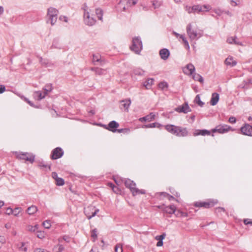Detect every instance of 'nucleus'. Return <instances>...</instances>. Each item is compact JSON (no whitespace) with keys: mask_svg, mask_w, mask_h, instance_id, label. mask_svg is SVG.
<instances>
[{"mask_svg":"<svg viewBox=\"0 0 252 252\" xmlns=\"http://www.w3.org/2000/svg\"><path fill=\"white\" fill-rule=\"evenodd\" d=\"M130 49L136 54H139L141 52L142 49V44L141 41L138 37L133 38Z\"/></svg>","mask_w":252,"mask_h":252,"instance_id":"3","label":"nucleus"},{"mask_svg":"<svg viewBox=\"0 0 252 252\" xmlns=\"http://www.w3.org/2000/svg\"><path fill=\"white\" fill-rule=\"evenodd\" d=\"M230 3L232 6H236L237 5H239L240 3V1L238 0L237 1H235L234 0H231L230 1Z\"/></svg>","mask_w":252,"mask_h":252,"instance_id":"48","label":"nucleus"},{"mask_svg":"<svg viewBox=\"0 0 252 252\" xmlns=\"http://www.w3.org/2000/svg\"><path fill=\"white\" fill-rule=\"evenodd\" d=\"M210 131L206 129H196L193 132V135L194 136H197L198 135H210Z\"/></svg>","mask_w":252,"mask_h":252,"instance_id":"16","label":"nucleus"},{"mask_svg":"<svg viewBox=\"0 0 252 252\" xmlns=\"http://www.w3.org/2000/svg\"><path fill=\"white\" fill-rule=\"evenodd\" d=\"M219 94L217 93H214L212 94L210 103L212 105H215L219 100Z\"/></svg>","mask_w":252,"mask_h":252,"instance_id":"20","label":"nucleus"},{"mask_svg":"<svg viewBox=\"0 0 252 252\" xmlns=\"http://www.w3.org/2000/svg\"><path fill=\"white\" fill-rule=\"evenodd\" d=\"M131 192L133 196L139 194H144L146 193V191L144 189H139L137 188L136 187L134 188L133 190H132Z\"/></svg>","mask_w":252,"mask_h":252,"instance_id":"23","label":"nucleus"},{"mask_svg":"<svg viewBox=\"0 0 252 252\" xmlns=\"http://www.w3.org/2000/svg\"><path fill=\"white\" fill-rule=\"evenodd\" d=\"M129 131L128 128L117 129L116 132L118 133H127Z\"/></svg>","mask_w":252,"mask_h":252,"instance_id":"49","label":"nucleus"},{"mask_svg":"<svg viewBox=\"0 0 252 252\" xmlns=\"http://www.w3.org/2000/svg\"><path fill=\"white\" fill-rule=\"evenodd\" d=\"M156 115L153 113H151L150 114L145 116V119L147 122H151L155 119Z\"/></svg>","mask_w":252,"mask_h":252,"instance_id":"31","label":"nucleus"},{"mask_svg":"<svg viewBox=\"0 0 252 252\" xmlns=\"http://www.w3.org/2000/svg\"><path fill=\"white\" fill-rule=\"evenodd\" d=\"M216 200L210 199L205 201H199L194 203V205L196 207H203L204 208H209L215 206L217 203Z\"/></svg>","mask_w":252,"mask_h":252,"instance_id":"2","label":"nucleus"},{"mask_svg":"<svg viewBox=\"0 0 252 252\" xmlns=\"http://www.w3.org/2000/svg\"><path fill=\"white\" fill-rule=\"evenodd\" d=\"M154 81V80L153 79L149 78L144 82L143 85L146 89H150L153 85Z\"/></svg>","mask_w":252,"mask_h":252,"instance_id":"24","label":"nucleus"},{"mask_svg":"<svg viewBox=\"0 0 252 252\" xmlns=\"http://www.w3.org/2000/svg\"><path fill=\"white\" fill-rule=\"evenodd\" d=\"M93 16V14L89 12L85 13L84 20L87 25L92 26L95 23V19Z\"/></svg>","mask_w":252,"mask_h":252,"instance_id":"8","label":"nucleus"},{"mask_svg":"<svg viewBox=\"0 0 252 252\" xmlns=\"http://www.w3.org/2000/svg\"><path fill=\"white\" fill-rule=\"evenodd\" d=\"M165 234H163L161 235L156 236V239L158 241L157 244V247H161L163 245L162 240L165 238Z\"/></svg>","mask_w":252,"mask_h":252,"instance_id":"26","label":"nucleus"},{"mask_svg":"<svg viewBox=\"0 0 252 252\" xmlns=\"http://www.w3.org/2000/svg\"><path fill=\"white\" fill-rule=\"evenodd\" d=\"M122 104V106L126 111H128V107L131 103V101L130 99H126L125 100H123L121 101Z\"/></svg>","mask_w":252,"mask_h":252,"instance_id":"27","label":"nucleus"},{"mask_svg":"<svg viewBox=\"0 0 252 252\" xmlns=\"http://www.w3.org/2000/svg\"><path fill=\"white\" fill-rule=\"evenodd\" d=\"M158 88L159 89L164 90L165 89H167L168 85V84L165 82H161L158 84Z\"/></svg>","mask_w":252,"mask_h":252,"instance_id":"34","label":"nucleus"},{"mask_svg":"<svg viewBox=\"0 0 252 252\" xmlns=\"http://www.w3.org/2000/svg\"><path fill=\"white\" fill-rule=\"evenodd\" d=\"M38 228V225L35 224V225H28L27 226V229L30 232H35Z\"/></svg>","mask_w":252,"mask_h":252,"instance_id":"35","label":"nucleus"},{"mask_svg":"<svg viewBox=\"0 0 252 252\" xmlns=\"http://www.w3.org/2000/svg\"><path fill=\"white\" fill-rule=\"evenodd\" d=\"M194 101L200 106H202L204 104V103L201 101L199 94H198L196 96Z\"/></svg>","mask_w":252,"mask_h":252,"instance_id":"40","label":"nucleus"},{"mask_svg":"<svg viewBox=\"0 0 252 252\" xmlns=\"http://www.w3.org/2000/svg\"><path fill=\"white\" fill-rule=\"evenodd\" d=\"M63 249L64 248L63 245H58L53 248V251L54 252H61L63 250Z\"/></svg>","mask_w":252,"mask_h":252,"instance_id":"33","label":"nucleus"},{"mask_svg":"<svg viewBox=\"0 0 252 252\" xmlns=\"http://www.w3.org/2000/svg\"><path fill=\"white\" fill-rule=\"evenodd\" d=\"M119 126V124L115 121L110 122L109 124L105 126V128L113 132H116L117 128Z\"/></svg>","mask_w":252,"mask_h":252,"instance_id":"11","label":"nucleus"},{"mask_svg":"<svg viewBox=\"0 0 252 252\" xmlns=\"http://www.w3.org/2000/svg\"><path fill=\"white\" fill-rule=\"evenodd\" d=\"M161 1H158L157 0H155L153 2V5L155 9L159 7L161 5Z\"/></svg>","mask_w":252,"mask_h":252,"instance_id":"46","label":"nucleus"},{"mask_svg":"<svg viewBox=\"0 0 252 252\" xmlns=\"http://www.w3.org/2000/svg\"><path fill=\"white\" fill-rule=\"evenodd\" d=\"M185 9L189 13H191L194 12V9H193V6L191 7V6H187L185 7Z\"/></svg>","mask_w":252,"mask_h":252,"instance_id":"51","label":"nucleus"},{"mask_svg":"<svg viewBox=\"0 0 252 252\" xmlns=\"http://www.w3.org/2000/svg\"><path fill=\"white\" fill-rule=\"evenodd\" d=\"M115 252H123L122 245L120 244H117L115 248Z\"/></svg>","mask_w":252,"mask_h":252,"instance_id":"44","label":"nucleus"},{"mask_svg":"<svg viewBox=\"0 0 252 252\" xmlns=\"http://www.w3.org/2000/svg\"><path fill=\"white\" fill-rule=\"evenodd\" d=\"M137 3L136 0H128L126 2L127 6H130L135 5Z\"/></svg>","mask_w":252,"mask_h":252,"instance_id":"47","label":"nucleus"},{"mask_svg":"<svg viewBox=\"0 0 252 252\" xmlns=\"http://www.w3.org/2000/svg\"><path fill=\"white\" fill-rule=\"evenodd\" d=\"M175 215L178 217H187L188 214L186 212H183L180 210L176 211Z\"/></svg>","mask_w":252,"mask_h":252,"instance_id":"30","label":"nucleus"},{"mask_svg":"<svg viewBox=\"0 0 252 252\" xmlns=\"http://www.w3.org/2000/svg\"><path fill=\"white\" fill-rule=\"evenodd\" d=\"M99 209L95 208L93 206H90L85 209V214L88 219H91L94 217L98 212Z\"/></svg>","mask_w":252,"mask_h":252,"instance_id":"6","label":"nucleus"},{"mask_svg":"<svg viewBox=\"0 0 252 252\" xmlns=\"http://www.w3.org/2000/svg\"><path fill=\"white\" fill-rule=\"evenodd\" d=\"M112 190H113V191L115 193H116L117 194L120 193V192H121V190L119 189L116 186L114 188H113Z\"/></svg>","mask_w":252,"mask_h":252,"instance_id":"58","label":"nucleus"},{"mask_svg":"<svg viewBox=\"0 0 252 252\" xmlns=\"http://www.w3.org/2000/svg\"><path fill=\"white\" fill-rule=\"evenodd\" d=\"M159 55L162 60H166L168 58L170 52L167 49H162L159 51Z\"/></svg>","mask_w":252,"mask_h":252,"instance_id":"18","label":"nucleus"},{"mask_svg":"<svg viewBox=\"0 0 252 252\" xmlns=\"http://www.w3.org/2000/svg\"><path fill=\"white\" fill-rule=\"evenodd\" d=\"M56 181V184L58 186H63L64 184L63 179L61 178H58V179H57Z\"/></svg>","mask_w":252,"mask_h":252,"instance_id":"45","label":"nucleus"},{"mask_svg":"<svg viewBox=\"0 0 252 252\" xmlns=\"http://www.w3.org/2000/svg\"><path fill=\"white\" fill-rule=\"evenodd\" d=\"M38 211L37 207L34 205H32L28 208L27 210V213L30 215H34Z\"/></svg>","mask_w":252,"mask_h":252,"instance_id":"22","label":"nucleus"},{"mask_svg":"<svg viewBox=\"0 0 252 252\" xmlns=\"http://www.w3.org/2000/svg\"><path fill=\"white\" fill-rule=\"evenodd\" d=\"M95 14L99 20H101L102 19L103 13L101 9L99 8L96 9Z\"/></svg>","mask_w":252,"mask_h":252,"instance_id":"36","label":"nucleus"},{"mask_svg":"<svg viewBox=\"0 0 252 252\" xmlns=\"http://www.w3.org/2000/svg\"><path fill=\"white\" fill-rule=\"evenodd\" d=\"M45 233L43 231H38L37 232V237L41 239H43L45 237Z\"/></svg>","mask_w":252,"mask_h":252,"instance_id":"42","label":"nucleus"},{"mask_svg":"<svg viewBox=\"0 0 252 252\" xmlns=\"http://www.w3.org/2000/svg\"><path fill=\"white\" fill-rule=\"evenodd\" d=\"M33 252H48L47 251L45 250L44 249H42L41 248H36L35 249Z\"/></svg>","mask_w":252,"mask_h":252,"instance_id":"57","label":"nucleus"},{"mask_svg":"<svg viewBox=\"0 0 252 252\" xmlns=\"http://www.w3.org/2000/svg\"><path fill=\"white\" fill-rule=\"evenodd\" d=\"M52 90V87L50 85H48L45 86V88L44 89L45 92L44 93L46 94L50 92Z\"/></svg>","mask_w":252,"mask_h":252,"instance_id":"50","label":"nucleus"},{"mask_svg":"<svg viewBox=\"0 0 252 252\" xmlns=\"http://www.w3.org/2000/svg\"><path fill=\"white\" fill-rule=\"evenodd\" d=\"M97 236V231L95 229H94L91 231V237L93 239V241L94 242L95 241L96 239Z\"/></svg>","mask_w":252,"mask_h":252,"instance_id":"41","label":"nucleus"},{"mask_svg":"<svg viewBox=\"0 0 252 252\" xmlns=\"http://www.w3.org/2000/svg\"><path fill=\"white\" fill-rule=\"evenodd\" d=\"M233 130L234 129L229 126L220 125L217 126L215 128L212 129V132L213 133L217 132L219 133L223 134Z\"/></svg>","mask_w":252,"mask_h":252,"instance_id":"5","label":"nucleus"},{"mask_svg":"<svg viewBox=\"0 0 252 252\" xmlns=\"http://www.w3.org/2000/svg\"><path fill=\"white\" fill-rule=\"evenodd\" d=\"M162 210L166 213L169 214H175L176 208L175 205H171L170 206H165L162 208Z\"/></svg>","mask_w":252,"mask_h":252,"instance_id":"15","label":"nucleus"},{"mask_svg":"<svg viewBox=\"0 0 252 252\" xmlns=\"http://www.w3.org/2000/svg\"><path fill=\"white\" fill-rule=\"evenodd\" d=\"M6 239L4 236L0 235V244H4L6 243Z\"/></svg>","mask_w":252,"mask_h":252,"instance_id":"54","label":"nucleus"},{"mask_svg":"<svg viewBox=\"0 0 252 252\" xmlns=\"http://www.w3.org/2000/svg\"><path fill=\"white\" fill-rule=\"evenodd\" d=\"M164 128L168 132L178 137H186L189 134L188 129L186 127L178 126L173 125H167L164 126Z\"/></svg>","mask_w":252,"mask_h":252,"instance_id":"1","label":"nucleus"},{"mask_svg":"<svg viewBox=\"0 0 252 252\" xmlns=\"http://www.w3.org/2000/svg\"><path fill=\"white\" fill-rule=\"evenodd\" d=\"M227 42L229 44L234 43L236 44H239V43L236 41V38L234 37H228L227 39Z\"/></svg>","mask_w":252,"mask_h":252,"instance_id":"38","label":"nucleus"},{"mask_svg":"<svg viewBox=\"0 0 252 252\" xmlns=\"http://www.w3.org/2000/svg\"><path fill=\"white\" fill-rule=\"evenodd\" d=\"M193 9H194V12L208 11L210 9V6L206 5H196L193 6Z\"/></svg>","mask_w":252,"mask_h":252,"instance_id":"12","label":"nucleus"},{"mask_svg":"<svg viewBox=\"0 0 252 252\" xmlns=\"http://www.w3.org/2000/svg\"><path fill=\"white\" fill-rule=\"evenodd\" d=\"M243 134L252 136V126L248 124H246L241 128Z\"/></svg>","mask_w":252,"mask_h":252,"instance_id":"10","label":"nucleus"},{"mask_svg":"<svg viewBox=\"0 0 252 252\" xmlns=\"http://www.w3.org/2000/svg\"><path fill=\"white\" fill-rule=\"evenodd\" d=\"M46 95V94L44 93L43 94L40 92H36L34 93L33 97L36 100H39L44 98Z\"/></svg>","mask_w":252,"mask_h":252,"instance_id":"25","label":"nucleus"},{"mask_svg":"<svg viewBox=\"0 0 252 252\" xmlns=\"http://www.w3.org/2000/svg\"><path fill=\"white\" fill-rule=\"evenodd\" d=\"M24 100H25L26 101H27V103H28V104H29L31 106H33V103H32L31 102V101L29 100H28V99H27L26 98H24Z\"/></svg>","mask_w":252,"mask_h":252,"instance_id":"64","label":"nucleus"},{"mask_svg":"<svg viewBox=\"0 0 252 252\" xmlns=\"http://www.w3.org/2000/svg\"><path fill=\"white\" fill-rule=\"evenodd\" d=\"M5 91V87L4 85H0V94H2Z\"/></svg>","mask_w":252,"mask_h":252,"instance_id":"59","label":"nucleus"},{"mask_svg":"<svg viewBox=\"0 0 252 252\" xmlns=\"http://www.w3.org/2000/svg\"><path fill=\"white\" fill-rule=\"evenodd\" d=\"M93 60L94 62H99L100 60V56L99 54L94 55L93 56Z\"/></svg>","mask_w":252,"mask_h":252,"instance_id":"52","label":"nucleus"},{"mask_svg":"<svg viewBox=\"0 0 252 252\" xmlns=\"http://www.w3.org/2000/svg\"><path fill=\"white\" fill-rule=\"evenodd\" d=\"M13 212V209L11 208L10 207L7 208L5 211V214L10 215L11 214H12V213Z\"/></svg>","mask_w":252,"mask_h":252,"instance_id":"53","label":"nucleus"},{"mask_svg":"<svg viewBox=\"0 0 252 252\" xmlns=\"http://www.w3.org/2000/svg\"><path fill=\"white\" fill-rule=\"evenodd\" d=\"M63 154V152L60 148H56L52 151L51 158L52 159H57L61 158Z\"/></svg>","mask_w":252,"mask_h":252,"instance_id":"9","label":"nucleus"},{"mask_svg":"<svg viewBox=\"0 0 252 252\" xmlns=\"http://www.w3.org/2000/svg\"><path fill=\"white\" fill-rule=\"evenodd\" d=\"M125 184L126 188L129 189L131 191L136 187V184L130 179H126L125 181Z\"/></svg>","mask_w":252,"mask_h":252,"instance_id":"19","label":"nucleus"},{"mask_svg":"<svg viewBox=\"0 0 252 252\" xmlns=\"http://www.w3.org/2000/svg\"><path fill=\"white\" fill-rule=\"evenodd\" d=\"M17 158L25 160L32 163L34 160V156L31 153L19 152L16 154Z\"/></svg>","mask_w":252,"mask_h":252,"instance_id":"4","label":"nucleus"},{"mask_svg":"<svg viewBox=\"0 0 252 252\" xmlns=\"http://www.w3.org/2000/svg\"><path fill=\"white\" fill-rule=\"evenodd\" d=\"M119 6L120 8H121V7L123 8L124 11L126 10V7H125V4L123 2H120L119 3Z\"/></svg>","mask_w":252,"mask_h":252,"instance_id":"62","label":"nucleus"},{"mask_svg":"<svg viewBox=\"0 0 252 252\" xmlns=\"http://www.w3.org/2000/svg\"><path fill=\"white\" fill-rule=\"evenodd\" d=\"M60 20L61 21H64L65 22H67V18L64 16H60Z\"/></svg>","mask_w":252,"mask_h":252,"instance_id":"60","label":"nucleus"},{"mask_svg":"<svg viewBox=\"0 0 252 252\" xmlns=\"http://www.w3.org/2000/svg\"><path fill=\"white\" fill-rule=\"evenodd\" d=\"M52 177L53 179H54L55 180H57L59 177H58V174L56 172H53L52 174Z\"/></svg>","mask_w":252,"mask_h":252,"instance_id":"61","label":"nucleus"},{"mask_svg":"<svg viewBox=\"0 0 252 252\" xmlns=\"http://www.w3.org/2000/svg\"><path fill=\"white\" fill-rule=\"evenodd\" d=\"M43 226L46 229H49L51 227V224L50 220H46L43 222Z\"/></svg>","mask_w":252,"mask_h":252,"instance_id":"39","label":"nucleus"},{"mask_svg":"<svg viewBox=\"0 0 252 252\" xmlns=\"http://www.w3.org/2000/svg\"><path fill=\"white\" fill-rule=\"evenodd\" d=\"M225 63L227 65L235 66L237 64L236 61L232 57H228L225 61Z\"/></svg>","mask_w":252,"mask_h":252,"instance_id":"21","label":"nucleus"},{"mask_svg":"<svg viewBox=\"0 0 252 252\" xmlns=\"http://www.w3.org/2000/svg\"><path fill=\"white\" fill-rule=\"evenodd\" d=\"M180 38L182 39L183 43L184 44V46H185V48L187 50H189V44L187 40L186 39V38L185 37V36L184 35H180Z\"/></svg>","mask_w":252,"mask_h":252,"instance_id":"29","label":"nucleus"},{"mask_svg":"<svg viewBox=\"0 0 252 252\" xmlns=\"http://www.w3.org/2000/svg\"><path fill=\"white\" fill-rule=\"evenodd\" d=\"M183 72L188 75L192 74L195 70V67L192 64H188L183 68Z\"/></svg>","mask_w":252,"mask_h":252,"instance_id":"14","label":"nucleus"},{"mask_svg":"<svg viewBox=\"0 0 252 252\" xmlns=\"http://www.w3.org/2000/svg\"><path fill=\"white\" fill-rule=\"evenodd\" d=\"M161 125L158 123H154L147 125L142 126V128H153V127H159Z\"/></svg>","mask_w":252,"mask_h":252,"instance_id":"28","label":"nucleus"},{"mask_svg":"<svg viewBox=\"0 0 252 252\" xmlns=\"http://www.w3.org/2000/svg\"><path fill=\"white\" fill-rule=\"evenodd\" d=\"M176 110L178 112H183L184 113H187L191 111L189 107L186 103L184 104L182 106L178 107Z\"/></svg>","mask_w":252,"mask_h":252,"instance_id":"17","label":"nucleus"},{"mask_svg":"<svg viewBox=\"0 0 252 252\" xmlns=\"http://www.w3.org/2000/svg\"><path fill=\"white\" fill-rule=\"evenodd\" d=\"M244 223L246 225H248V224L252 225V220L249 219H245L244 220Z\"/></svg>","mask_w":252,"mask_h":252,"instance_id":"55","label":"nucleus"},{"mask_svg":"<svg viewBox=\"0 0 252 252\" xmlns=\"http://www.w3.org/2000/svg\"><path fill=\"white\" fill-rule=\"evenodd\" d=\"M187 31L188 34L190 39H194L197 37V34L196 32L192 30L190 24L188 25L187 27Z\"/></svg>","mask_w":252,"mask_h":252,"instance_id":"13","label":"nucleus"},{"mask_svg":"<svg viewBox=\"0 0 252 252\" xmlns=\"http://www.w3.org/2000/svg\"><path fill=\"white\" fill-rule=\"evenodd\" d=\"M20 245H21L20 247H19V250L22 252H26L28 250V248L26 246V243H24V242H22L21 243Z\"/></svg>","mask_w":252,"mask_h":252,"instance_id":"37","label":"nucleus"},{"mask_svg":"<svg viewBox=\"0 0 252 252\" xmlns=\"http://www.w3.org/2000/svg\"><path fill=\"white\" fill-rule=\"evenodd\" d=\"M228 122L231 124H234L236 122V118L234 117H230L229 118Z\"/></svg>","mask_w":252,"mask_h":252,"instance_id":"56","label":"nucleus"},{"mask_svg":"<svg viewBox=\"0 0 252 252\" xmlns=\"http://www.w3.org/2000/svg\"><path fill=\"white\" fill-rule=\"evenodd\" d=\"M161 194H163L164 195V196H169V200L173 199L174 198L172 196H170V195H169V194H168L166 193L162 192Z\"/></svg>","mask_w":252,"mask_h":252,"instance_id":"63","label":"nucleus"},{"mask_svg":"<svg viewBox=\"0 0 252 252\" xmlns=\"http://www.w3.org/2000/svg\"><path fill=\"white\" fill-rule=\"evenodd\" d=\"M47 14L50 19L51 24L54 25L57 20L58 11L54 8L50 7L48 9Z\"/></svg>","mask_w":252,"mask_h":252,"instance_id":"7","label":"nucleus"},{"mask_svg":"<svg viewBox=\"0 0 252 252\" xmlns=\"http://www.w3.org/2000/svg\"><path fill=\"white\" fill-rule=\"evenodd\" d=\"M21 208H15L13 210V212L12 213V214H13L14 216H18L20 213L21 212Z\"/></svg>","mask_w":252,"mask_h":252,"instance_id":"43","label":"nucleus"},{"mask_svg":"<svg viewBox=\"0 0 252 252\" xmlns=\"http://www.w3.org/2000/svg\"><path fill=\"white\" fill-rule=\"evenodd\" d=\"M193 79L195 81H199V82L203 83V79L201 76H200L198 74H194L193 75Z\"/></svg>","mask_w":252,"mask_h":252,"instance_id":"32","label":"nucleus"}]
</instances>
